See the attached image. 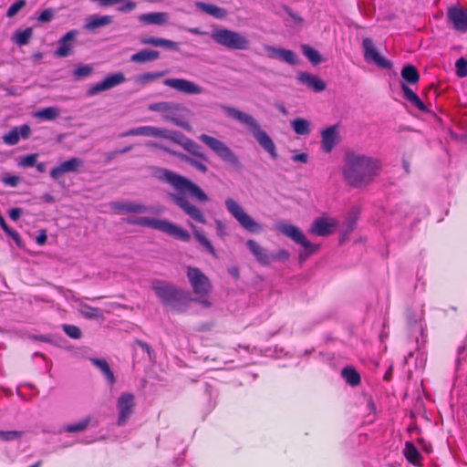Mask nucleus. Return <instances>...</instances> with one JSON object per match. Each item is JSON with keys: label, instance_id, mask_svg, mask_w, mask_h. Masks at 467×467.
<instances>
[{"label": "nucleus", "instance_id": "79ce46f5", "mask_svg": "<svg viewBox=\"0 0 467 467\" xmlns=\"http://www.w3.org/2000/svg\"><path fill=\"white\" fill-rule=\"evenodd\" d=\"M58 115L59 109L55 107L45 108L35 113V117L45 120H54Z\"/></svg>", "mask_w": 467, "mask_h": 467}, {"label": "nucleus", "instance_id": "37998d69", "mask_svg": "<svg viewBox=\"0 0 467 467\" xmlns=\"http://www.w3.org/2000/svg\"><path fill=\"white\" fill-rule=\"evenodd\" d=\"M162 130V128H157L153 126L138 127L139 136L161 138Z\"/></svg>", "mask_w": 467, "mask_h": 467}, {"label": "nucleus", "instance_id": "f704fd0d", "mask_svg": "<svg viewBox=\"0 0 467 467\" xmlns=\"http://www.w3.org/2000/svg\"><path fill=\"white\" fill-rule=\"evenodd\" d=\"M403 452L407 461L414 465H417L421 461V455L419 450L411 441H407L405 443Z\"/></svg>", "mask_w": 467, "mask_h": 467}, {"label": "nucleus", "instance_id": "338daca9", "mask_svg": "<svg viewBox=\"0 0 467 467\" xmlns=\"http://www.w3.org/2000/svg\"><path fill=\"white\" fill-rule=\"evenodd\" d=\"M292 160L296 162H303V163H306L308 161V155L307 153H305V152H302V153H298V154H295L293 157H292Z\"/></svg>", "mask_w": 467, "mask_h": 467}, {"label": "nucleus", "instance_id": "ddd939ff", "mask_svg": "<svg viewBox=\"0 0 467 467\" xmlns=\"http://www.w3.org/2000/svg\"><path fill=\"white\" fill-rule=\"evenodd\" d=\"M84 161L80 158L72 157L59 165L50 170V177L57 182L60 183L64 174L69 172H78L83 167Z\"/></svg>", "mask_w": 467, "mask_h": 467}, {"label": "nucleus", "instance_id": "7ed1b4c3", "mask_svg": "<svg viewBox=\"0 0 467 467\" xmlns=\"http://www.w3.org/2000/svg\"><path fill=\"white\" fill-rule=\"evenodd\" d=\"M223 109L228 117L233 118L240 123L249 127V131L254 139L273 160H276L278 158L275 142L267 132L260 127V124L253 116L232 107H224Z\"/></svg>", "mask_w": 467, "mask_h": 467}, {"label": "nucleus", "instance_id": "9b49d317", "mask_svg": "<svg viewBox=\"0 0 467 467\" xmlns=\"http://www.w3.org/2000/svg\"><path fill=\"white\" fill-rule=\"evenodd\" d=\"M152 289L165 305H175L182 299V292L180 289L162 281H154L152 283Z\"/></svg>", "mask_w": 467, "mask_h": 467}, {"label": "nucleus", "instance_id": "680f3d73", "mask_svg": "<svg viewBox=\"0 0 467 467\" xmlns=\"http://www.w3.org/2000/svg\"><path fill=\"white\" fill-rule=\"evenodd\" d=\"M356 227V219L355 218H349L347 223H346V225L340 229V231H343L346 235H349L355 229Z\"/></svg>", "mask_w": 467, "mask_h": 467}, {"label": "nucleus", "instance_id": "dca6fc26", "mask_svg": "<svg viewBox=\"0 0 467 467\" xmlns=\"http://www.w3.org/2000/svg\"><path fill=\"white\" fill-rule=\"evenodd\" d=\"M362 47L364 49V58L366 61H372L379 67L389 69L392 64L389 60L383 57L374 47L373 41L370 38H364L362 41Z\"/></svg>", "mask_w": 467, "mask_h": 467}, {"label": "nucleus", "instance_id": "4be33fe9", "mask_svg": "<svg viewBox=\"0 0 467 467\" xmlns=\"http://www.w3.org/2000/svg\"><path fill=\"white\" fill-rule=\"evenodd\" d=\"M338 142V125L335 124L321 131V148L329 153Z\"/></svg>", "mask_w": 467, "mask_h": 467}, {"label": "nucleus", "instance_id": "e2e57ef3", "mask_svg": "<svg viewBox=\"0 0 467 467\" xmlns=\"http://www.w3.org/2000/svg\"><path fill=\"white\" fill-rule=\"evenodd\" d=\"M160 40L161 37H155V36H146L140 38V44L142 45H150L153 47H159L160 46Z\"/></svg>", "mask_w": 467, "mask_h": 467}, {"label": "nucleus", "instance_id": "49530a36", "mask_svg": "<svg viewBox=\"0 0 467 467\" xmlns=\"http://www.w3.org/2000/svg\"><path fill=\"white\" fill-rule=\"evenodd\" d=\"M18 127L13 128L8 133L3 136V140L7 145H16L19 141Z\"/></svg>", "mask_w": 467, "mask_h": 467}, {"label": "nucleus", "instance_id": "f257e3e1", "mask_svg": "<svg viewBox=\"0 0 467 467\" xmlns=\"http://www.w3.org/2000/svg\"><path fill=\"white\" fill-rule=\"evenodd\" d=\"M156 177L160 181L171 184L177 192V193H170V199L177 207L193 221L206 223L203 213L197 206L191 203L186 196L188 194L200 202H208V195L199 185L190 179L165 168L159 169L156 172Z\"/></svg>", "mask_w": 467, "mask_h": 467}, {"label": "nucleus", "instance_id": "1a4fd4ad", "mask_svg": "<svg viewBox=\"0 0 467 467\" xmlns=\"http://www.w3.org/2000/svg\"><path fill=\"white\" fill-rule=\"evenodd\" d=\"M199 140L211 149L223 161L234 167L239 166L240 161L237 155L223 141L207 134L200 135Z\"/></svg>", "mask_w": 467, "mask_h": 467}, {"label": "nucleus", "instance_id": "b1692460", "mask_svg": "<svg viewBox=\"0 0 467 467\" xmlns=\"http://www.w3.org/2000/svg\"><path fill=\"white\" fill-rule=\"evenodd\" d=\"M297 80L306 85L309 89L314 92L323 91L327 85L325 81L319 78L317 76L309 74L307 72H300L297 76Z\"/></svg>", "mask_w": 467, "mask_h": 467}, {"label": "nucleus", "instance_id": "4d7b16f0", "mask_svg": "<svg viewBox=\"0 0 467 467\" xmlns=\"http://www.w3.org/2000/svg\"><path fill=\"white\" fill-rule=\"evenodd\" d=\"M467 61L464 58H460L456 61L457 74L459 77H465L467 75Z\"/></svg>", "mask_w": 467, "mask_h": 467}, {"label": "nucleus", "instance_id": "72a5a7b5", "mask_svg": "<svg viewBox=\"0 0 467 467\" xmlns=\"http://www.w3.org/2000/svg\"><path fill=\"white\" fill-rule=\"evenodd\" d=\"M341 377L351 387L360 384V375L352 366H347L341 370Z\"/></svg>", "mask_w": 467, "mask_h": 467}, {"label": "nucleus", "instance_id": "c9c22d12", "mask_svg": "<svg viewBox=\"0 0 467 467\" xmlns=\"http://www.w3.org/2000/svg\"><path fill=\"white\" fill-rule=\"evenodd\" d=\"M402 78L410 84H416L420 79V74L417 68L410 65H405L401 69Z\"/></svg>", "mask_w": 467, "mask_h": 467}, {"label": "nucleus", "instance_id": "2eb2a0df", "mask_svg": "<svg viewBox=\"0 0 467 467\" xmlns=\"http://www.w3.org/2000/svg\"><path fill=\"white\" fill-rule=\"evenodd\" d=\"M337 226V222L335 219L322 215L313 221L308 233L317 236H327L334 233Z\"/></svg>", "mask_w": 467, "mask_h": 467}, {"label": "nucleus", "instance_id": "39448f33", "mask_svg": "<svg viewBox=\"0 0 467 467\" xmlns=\"http://www.w3.org/2000/svg\"><path fill=\"white\" fill-rule=\"evenodd\" d=\"M150 111L161 112L165 120L189 131L192 130L190 123L185 120V115L190 111L181 103L171 101L156 102L149 105Z\"/></svg>", "mask_w": 467, "mask_h": 467}, {"label": "nucleus", "instance_id": "a18cd8bd", "mask_svg": "<svg viewBox=\"0 0 467 467\" xmlns=\"http://www.w3.org/2000/svg\"><path fill=\"white\" fill-rule=\"evenodd\" d=\"M90 421L89 418H86L77 423L67 424L64 427L67 432H80L87 429Z\"/></svg>", "mask_w": 467, "mask_h": 467}, {"label": "nucleus", "instance_id": "3c124183", "mask_svg": "<svg viewBox=\"0 0 467 467\" xmlns=\"http://www.w3.org/2000/svg\"><path fill=\"white\" fill-rule=\"evenodd\" d=\"M26 0H17L13 3L7 9L6 16L13 17L15 16L24 6H26Z\"/></svg>", "mask_w": 467, "mask_h": 467}, {"label": "nucleus", "instance_id": "0e129e2a", "mask_svg": "<svg viewBox=\"0 0 467 467\" xmlns=\"http://www.w3.org/2000/svg\"><path fill=\"white\" fill-rule=\"evenodd\" d=\"M23 213V210L19 207L12 208L9 210V217L12 221L18 220Z\"/></svg>", "mask_w": 467, "mask_h": 467}, {"label": "nucleus", "instance_id": "473e14b6", "mask_svg": "<svg viewBox=\"0 0 467 467\" xmlns=\"http://www.w3.org/2000/svg\"><path fill=\"white\" fill-rule=\"evenodd\" d=\"M190 227L192 230L194 238L202 245L207 253L213 256H216V250L214 249L210 240L206 238V236L192 223H190Z\"/></svg>", "mask_w": 467, "mask_h": 467}, {"label": "nucleus", "instance_id": "603ef678", "mask_svg": "<svg viewBox=\"0 0 467 467\" xmlns=\"http://www.w3.org/2000/svg\"><path fill=\"white\" fill-rule=\"evenodd\" d=\"M63 331L71 338L78 339L81 337V330L74 325H63Z\"/></svg>", "mask_w": 467, "mask_h": 467}, {"label": "nucleus", "instance_id": "0eeeda50", "mask_svg": "<svg viewBox=\"0 0 467 467\" xmlns=\"http://www.w3.org/2000/svg\"><path fill=\"white\" fill-rule=\"evenodd\" d=\"M211 37L215 43L228 49L246 50L250 45L246 36L227 28H214Z\"/></svg>", "mask_w": 467, "mask_h": 467}, {"label": "nucleus", "instance_id": "58836bf2", "mask_svg": "<svg viewBox=\"0 0 467 467\" xmlns=\"http://www.w3.org/2000/svg\"><path fill=\"white\" fill-rule=\"evenodd\" d=\"M301 50L303 55L314 65H318L322 61L321 55L317 50L308 45H302Z\"/></svg>", "mask_w": 467, "mask_h": 467}, {"label": "nucleus", "instance_id": "bf43d9fd", "mask_svg": "<svg viewBox=\"0 0 467 467\" xmlns=\"http://www.w3.org/2000/svg\"><path fill=\"white\" fill-rule=\"evenodd\" d=\"M3 182L10 187H16L20 182V177L16 175L5 176L2 179Z\"/></svg>", "mask_w": 467, "mask_h": 467}, {"label": "nucleus", "instance_id": "bb28decb", "mask_svg": "<svg viewBox=\"0 0 467 467\" xmlns=\"http://www.w3.org/2000/svg\"><path fill=\"white\" fill-rule=\"evenodd\" d=\"M138 18L140 22L147 25L162 26L167 22L169 16L164 12H152L141 14Z\"/></svg>", "mask_w": 467, "mask_h": 467}, {"label": "nucleus", "instance_id": "7c9ffc66", "mask_svg": "<svg viewBox=\"0 0 467 467\" xmlns=\"http://www.w3.org/2000/svg\"><path fill=\"white\" fill-rule=\"evenodd\" d=\"M90 361L100 370L109 385H112L115 382L114 373L106 359L91 358Z\"/></svg>", "mask_w": 467, "mask_h": 467}, {"label": "nucleus", "instance_id": "774afa93", "mask_svg": "<svg viewBox=\"0 0 467 467\" xmlns=\"http://www.w3.org/2000/svg\"><path fill=\"white\" fill-rule=\"evenodd\" d=\"M47 236L45 230H41L40 234L36 237V243L38 245H44L47 243Z\"/></svg>", "mask_w": 467, "mask_h": 467}, {"label": "nucleus", "instance_id": "20e7f679", "mask_svg": "<svg viewBox=\"0 0 467 467\" xmlns=\"http://www.w3.org/2000/svg\"><path fill=\"white\" fill-rule=\"evenodd\" d=\"M127 222L132 225H139L158 230L182 242H189L191 240V234L185 229L165 219L135 217L129 218Z\"/></svg>", "mask_w": 467, "mask_h": 467}, {"label": "nucleus", "instance_id": "f8f14e48", "mask_svg": "<svg viewBox=\"0 0 467 467\" xmlns=\"http://www.w3.org/2000/svg\"><path fill=\"white\" fill-rule=\"evenodd\" d=\"M126 81L125 75L119 71L113 74L108 75L103 80L91 85L87 89V95L93 97L106 90H109Z\"/></svg>", "mask_w": 467, "mask_h": 467}, {"label": "nucleus", "instance_id": "c756f323", "mask_svg": "<svg viewBox=\"0 0 467 467\" xmlns=\"http://www.w3.org/2000/svg\"><path fill=\"white\" fill-rule=\"evenodd\" d=\"M160 57L158 50L142 49L130 57V61L139 64L154 61Z\"/></svg>", "mask_w": 467, "mask_h": 467}, {"label": "nucleus", "instance_id": "f3484780", "mask_svg": "<svg viewBox=\"0 0 467 467\" xmlns=\"http://www.w3.org/2000/svg\"><path fill=\"white\" fill-rule=\"evenodd\" d=\"M163 84L185 95H197L203 92L202 87L185 78H166Z\"/></svg>", "mask_w": 467, "mask_h": 467}, {"label": "nucleus", "instance_id": "5fc2aeb1", "mask_svg": "<svg viewBox=\"0 0 467 467\" xmlns=\"http://www.w3.org/2000/svg\"><path fill=\"white\" fill-rule=\"evenodd\" d=\"M137 6V4L133 1L128 0L122 3L119 6H118L117 10L123 14H128L134 10Z\"/></svg>", "mask_w": 467, "mask_h": 467}, {"label": "nucleus", "instance_id": "a878e982", "mask_svg": "<svg viewBox=\"0 0 467 467\" xmlns=\"http://www.w3.org/2000/svg\"><path fill=\"white\" fill-rule=\"evenodd\" d=\"M112 23V16H97L92 15L86 18L83 28L88 32H94L98 28L110 25Z\"/></svg>", "mask_w": 467, "mask_h": 467}, {"label": "nucleus", "instance_id": "a19ab883", "mask_svg": "<svg viewBox=\"0 0 467 467\" xmlns=\"http://www.w3.org/2000/svg\"><path fill=\"white\" fill-rule=\"evenodd\" d=\"M165 73H166V71L146 72V73L138 75L135 78V82L141 84V85H145V84H148L155 79L161 78L162 76L165 75Z\"/></svg>", "mask_w": 467, "mask_h": 467}, {"label": "nucleus", "instance_id": "8fccbe9b", "mask_svg": "<svg viewBox=\"0 0 467 467\" xmlns=\"http://www.w3.org/2000/svg\"><path fill=\"white\" fill-rule=\"evenodd\" d=\"M23 432L17 431H0V440L11 441L21 438Z\"/></svg>", "mask_w": 467, "mask_h": 467}, {"label": "nucleus", "instance_id": "de8ad7c7", "mask_svg": "<svg viewBox=\"0 0 467 467\" xmlns=\"http://www.w3.org/2000/svg\"><path fill=\"white\" fill-rule=\"evenodd\" d=\"M38 155L36 153L27 154L20 158L18 165L21 167H34L36 164Z\"/></svg>", "mask_w": 467, "mask_h": 467}, {"label": "nucleus", "instance_id": "4c0bfd02", "mask_svg": "<svg viewBox=\"0 0 467 467\" xmlns=\"http://www.w3.org/2000/svg\"><path fill=\"white\" fill-rule=\"evenodd\" d=\"M161 138L167 139L182 147L188 137L180 131L163 129Z\"/></svg>", "mask_w": 467, "mask_h": 467}, {"label": "nucleus", "instance_id": "69168bd1", "mask_svg": "<svg viewBox=\"0 0 467 467\" xmlns=\"http://www.w3.org/2000/svg\"><path fill=\"white\" fill-rule=\"evenodd\" d=\"M19 138L27 139L31 133V129L27 124L18 127Z\"/></svg>", "mask_w": 467, "mask_h": 467}, {"label": "nucleus", "instance_id": "c85d7f7f", "mask_svg": "<svg viewBox=\"0 0 467 467\" xmlns=\"http://www.w3.org/2000/svg\"><path fill=\"white\" fill-rule=\"evenodd\" d=\"M401 89L404 94V98L411 103L415 108H417L419 110L422 112L428 111L427 107L422 102V100L420 99V97L405 83H401Z\"/></svg>", "mask_w": 467, "mask_h": 467}, {"label": "nucleus", "instance_id": "2f4dec72", "mask_svg": "<svg viewBox=\"0 0 467 467\" xmlns=\"http://www.w3.org/2000/svg\"><path fill=\"white\" fill-rule=\"evenodd\" d=\"M290 126L297 135L306 136L311 132V122L306 119L296 118L290 121Z\"/></svg>", "mask_w": 467, "mask_h": 467}, {"label": "nucleus", "instance_id": "a211bd4d", "mask_svg": "<svg viewBox=\"0 0 467 467\" xmlns=\"http://www.w3.org/2000/svg\"><path fill=\"white\" fill-rule=\"evenodd\" d=\"M151 145L162 150L163 151H165L172 156L177 157L182 161L186 162L187 164L191 165L192 167L195 168L197 171H199L202 173H205L208 171V168L206 165L208 159L205 154H204V160H203L202 158L191 157L184 153H180V152L171 150L169 148L161 146V145H158L157 143H152Z\"/></svg>", "mask_w": 467, "mask_h": 467}, {"label": "nucleus", "instance_id": "cd10ccee", "mask_svg": "<svg viewBox=\"0 0 467 467\" xmlns=\"http://www.w3.org/2000/svg\"><path fill=\"white\" fill-rule=\"evenodd\" d=\"M195 5L202 12L208 14L217 19H223L227 16V12L225 9L219 7L213 4H209L205 2H196Z\"/></svg>", "mask_w": 467, "mask_h": 467}, {"label": "nucleus", "instance_id": "c03bdc74", "mask_svg": "<svg viewBox=\"0 0 467 467\" xmlns=\"http://www.w3.org/2000/svg\"><path fill=\"white\" fill-rule=\"evenodd\" d=\"M93 71V67L88 64H79L72 71V76L78 80L89 76Z\"/></svg>", "mask_w": 467, "mask_h": 467}, {"label": "nucleus", "instance_id": "9d476101", "mask_svg": "<svg viewBox=\"0 0 467 467\" xmlns=\"http://www.w3.org/2000/svg\"><path fill=\"white\" fill-rule=\"evenodd\" d=\"M187 277L193 292L200 296H207L212 288L209 278L198 267L188 266Z\"/></svg>", "mask_w": 467, "mask_h": 467}, {"label": "nucleus", "instance_id": "864d4df0", "mask_svg": "<svg viewBox=\"0 0 467 467\" xmlns=\"http://www.w3.org/2000/svg\"><path fill=\"white\" fill-rule=\"evenodd\" d=\"M290 258V253L285 249H280L270 255V265L273 261L286 262Z\"/></svg>", "mask_w": 467, "mask_h": 467}, {"label": "nucleus", "instance_id": "6e6552de", "mask_svg": "<svg viewBox=\"0 0 467 467\" xmlns=\"http://www.w3.org/2000/svg\"><path fill=\"white\" fill-rule=\"evenodd\" d=\"M225 207L239 224L249 233L258 234L263 230L262 225L246 213L242 206L234 199L227 198L225 200Z\"/></svg>", "mask_w": 467, "mask_h": 467}, {"label": "nucleus", "instance_id": "aec40b11", "mask_svg": "<svg viewBox=\"0 0 467 467\" xmlns=\"http://www.w3.org/2000/svg\"><path fill=\"white\" fill-rule=\"evenodd\" d=\"M447 18L452 24L453 28L462 33L467 32V12L458 5L448 8Z\"/></svg>", "mask_w": 467, "mask_h": 467}, {"label": "nucleus", "instance_id": "09e8293b", "mask_svg": "<svg viewBox=\"0 0 467 467\" xmlns=\"http://www.w3.org/2000/svg\"><path fill=\"white\" fill-rule=\"evenodd\" d=\"M134 344L136 346H138L143 352H145L147 354L150 361H154L155 353H154L153 349L151 348V347L148 343H146L142 340H140V339H136L134 341Z\"/></svg>", "mask_w": 467, "mask_h": 467}, {"label": "nucleus", "instance_id": "412c9836", "mask_svg": "<svg viewBox=\"0 0 467 467\" xmlns=\"http://www.w3.org/2000/svg\"><path fill=\"white\" fill-rule=\"evenodd\" d=\"M265 49L267 53V57L270 58H278L279 60L286 62L292 66L298 63L297 56L292 50L274 46H265Z\"/></svg>", "mask_w": 467, "mask_h": 467}, {"label": "nucleus", "instance_id": "6e6d98bb", "mask_svg": "<svg viewBox=\"0 0 467 467\" xmlns=\"http://www.w3.org/2000/svg\"><path fill=\"white\" fill-rule=\"evenodd\" d=\"M83 308L86 309L83 311V315L88 317H99L101 315V310L98 307L83 305Z\"/></svg>", "mask_w": 467, "mask_h": 467}, {"label": "nucleus", "instance_id": "ea45409f", "mask_svg": "<svg viewBox=\"0 0 467 467\" xmlns=\"http://www.w3.org/2000/svg\"><path fill=\"white\" fill-rule=\"evenodd\" d=\"M182 148L192 155L191 157H198L204 160V153L202 152L201 146L190 138H187Z\"/></svg>", "mask_w": 467, "mask_h": 467}, {"label": "nucleus", "instance_id": "052dcab7", "mask_svg": "<svg viewBox=\"0 0 467 467\" xmlns=\"http://www.w3.org/2000/svg\"><path fill=\"white\" fill-rule=\"evenodd\" d=\"M54 16L52 9H45L38 16V21L41 23H47L52 20Z\"/></svg>", "mask_w": 467, "mask_h": 467}, {"label": "nucleus", "instance_id": "393cba45", "mask_svg": "<svg viewBox=\"0 0 467 467\" xmlns=\"http://www.w3.org/2000/svg\"><path fill=\"white\" fill-rule=\"evenodd\" d=\"M246 247L249 249L251 254L254 255L255 260L264 266L270 265V255L266 249L259 245L254 240H248L246 242Z\"/></svg>", "mask_w": 467, "mask_h": 467}, {"label": "nucleus", "instance_id": "13d9d810", "mask_svg": "<svg viewBox=\"0 0 467 467\" xmlns=\"http://www.w3.org/2000/svg\"><path fill=\"white\" fill-rule=\"evenodd\" d=\"M159 47H165L167 49H171V50H175L176 51V50L179 49V43L171 41V40H169V39L161 38L160 46Z\"/></svg>", "mask_w": 467, "mask_h": 467}, {"label": "nucleus", "instance_id": "6ab92c4d", "mask_svg": "<svg viewBox=\"0 0 467 467\" xmlns=\"http://www.w3.org/2000/svg\"><path fill=\"white\" fill-rule=\"evenodd\" d=\"M79 32L77 29L67 31L57 41V47L55 50V57H67L72 54L73 43L78 36Z\"/></svg>", "mask_w": 467, "mask_h": 467}, {"label": "nucleus", "instance_id": "f03ea898", "mask_svg": "<svg viewBox=\"0 0 467 467\" xmlns=\"http://www.w3.org/2000/svg\"><path fill=\"white\" fill-rule=\"evenodd\" d=\"M380 167L381 163L376 158L348 151L342 172L350 186L360 188L373 181Z\"/></svg>", "mask_w": 467, "mask_h": 467}, {"label": "nucleus", "instance_id": "423d86ee", "mask_svg": "<svg viewBox=\"0 0 467 467\" xmlns=\"http://www.w3.org/2000/svg\"><path fill=\"white\" fill-rule=\"evenodd\" d=\"M275 228L282 234L290 238L296 244H299L304 248L298 255L301 262H304L310 255L316 254L319 250L320 245L308 241L304 233L297 226L287 223H279L275 225Z\"/></svg>", "mask_w": 467, "mask_h": 467}, {"label": "nucleus", "instance_id": "5701e85b", "mask_svg": "<svg viewBox=\"0 0 467 467\" xmlns=\"http://www.w3.org/2000/svg\"><path fill=\"white\" fill-rule=\"evenodd\" d=\"M112 208L123 214L127 213H150V208L136 202H117L112 204Z\"/></svg>", "mask_w": 467, "mask_h": 467}, {"label": "nucleus", "instance_id": "e433bc0d", "mask_svg": "<svg viewBox=\"0 0 467 467\" xmlns=\"http://www.w3.org/2000/svg\"><path fill=\"white\" fill-rule=\"evenodd\" d=\"M32 35L33 30L31 27H26V29L23 30L18 29L14 33L13 41L17 46H25L28 44L30 38L32 37Z\"/></svg>", "mask_w": 467, "mask_h": 467}, {"label": "nucleus", "instance_id": "4468645a", "mask_svg": "<svg viewBox=\"0 0 467 467\" xmlns=\"http://www.w3.org/2000/svg\"><path fill=\"white\" fill-rule=\"evenodd\" d=\"M135 407L134 396L131 393H122L117 401V409L119 411V417L117 424L123 426L127 422L128 419L133 412Z\"/></svg>", "mask_w": 467, "mask_h": 467}]
</instances>
